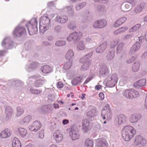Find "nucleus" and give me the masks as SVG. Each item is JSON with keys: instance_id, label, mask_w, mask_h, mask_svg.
<instances>
[{"instance_id": "obj_55", "label": "nucleus", "mask_w": 147, "mask_h": 147, "mask_svg": "<svg viewBox=\"0 0 147 147\" xmlns=\"http://www.w3.org/2000/svg\"><path fill=\"white\" fill-rule=\"evenodd\" d=\"M7 53L8 51L7 49L0 50V61L2 59V57L4 56Z\"/></svg>"}, {"instance_id": "obj_1", "label": "nucleus", "mask_w": 147, "mask_h": 147, "mask_svg": "<svg viewBox=\"0 0 147 147\" xmlns=\"http://www.w3.org/2000/svg\"><path fill=\"white\" fill-rule=\"evenodd\" d=\"M122 136L125 141H129L136 134V130L132 127L127 125L124 127L122 131Z\"/></svg>"}, {"instance_id": "obj_51", "label": "nucleus", "mask_w": 147, "mask_h": 147, "mask_svg": "<svg viewBox=\"0 0 147 147\" xmlns=\"http://www.w3.org/2000/svg\"><path fill=\"white\" fill-rule=\"evenodd\" d=\"M77 49L79 51L83 50L84 49V46L82 41H80L78 43L77 46Z\"/></svg>"}, {"instance_id": "obj_33", "label": "nucleus", "mask_w": 147, "mask_h": 147, "mask_svg": "<svg viewBox=\"0 0 147 147\" xmlns=\"http://www.w3.org/2000/svg\"><path fill=\"white\" fill-rule=\"evenodd\" d=\"M17 131L18 132L20 136L22 137H24L27 134L26 130L25 129L22 127L18 128Z\"/></svg>"}, {"instance_id": "obj_53", "label": "nucleus", "mask_w": 147, "mask_h": 147, "mask_svg": "<svg viewBox=\"0 0 147 147\" xmlns=\"http://www.w3.org/2000/svg\"><path fill=\"white\" fill-rule=\"evenodd\" d=\"M66 42L64 40H58L55 43V45L58 46H62L66 45Z\"/></svg>"}, {"instance_id": "obj_15", "label": "nucleus", "mask_w": 147, "mask_h": 147, "mask_svg": "<svg viewBox=\"0 0 147 147\" xmlns=\"http://www.w3.org/2000/svg\"><path fill=\"white\" fill-rule=\"evenodd\" d=\"M141 117V115L140 114L134 113L131 115L129 118V120L131 123H135L137 122Z\"/></svg>"}, {"instance_id": "obj_6", "label": "nucleus", "mask_w": 147, "mask_h": 147, "mask_svg": "<svg viewBox=\"0 0 147 147\" xmlns=\"http://www.w3.org/2000/svg\"><path fill=\"white\" fill-rule=\"evenodd\" d=\"M101 116L104 119L106 118L108 119L111 118L112 115L109 109V106L108 104L102 110Z\"/></svg>"}, {"instance_id": "obj_26", "label": "nucleus", "mask_w": 147, "mask_h": 147, "mask_svg": "<svg viewBox=\"0 0 147 147\" xmlns=\"http://www.w3.org/2000/svg\"><path fill=\"white\" fill-rule=\"evenodd\" d=\"M123 95L127 98L132 99V89L126 90L123 93Z\"/></svg>"}, {"instance_id": "obj_61", "label": "nucleus", "mask_w": 147, "mask_h": 147, "mask_svg": "<svg viewBox=\"0 0 147 147\" xmlns=\"http://www.w3.org/2000/svg\"><path fill=\"white\" fill-rule=\"evenodd\" d=\"M44 130L43 129H41L39 133L38 137L42 139L44 137Z\"/></svg>"}, {"instance_id": "obj_63", "label": "nucleus", "mask_w": 147, "mask_h": 147, "mask_svg": "<svg viewBox=\"0 0 147 147\" xmlns=\"http://www.w3.org/2000/svg\"><path fill=\"white\" fill-rule=\"evenodd\" d=\"M57 87L58 88H62L63 86V83L61 82H59L57 83Z\"/></svg>"}, {"instance_id": "obj_30", "label": "nucleus", "mask_w": 147, "mask_h": 147, "mask_svg": "<svg viewBox=\"0 0 147 147\" xmlns=\"http://www.w3.org/2000/svg\"><path fill=\"white\" fill-rule=\"evenodd\" d=\"M65 11L69 16H72L74 15V10L73 7L71 6L67 7L65 9Z\"/></svg>"}, {"instance_id": "obj_25", "label": "nucleus", "mask_w": 147, "mask_h": 147, "mask_svg": "<svg viewBox=\"0 0 147 147\" xmlns=\"http://www.w3.org/2000/svg\"><path fill=\"white\" fill-rule=\"evenodd\" d=\"M124 44L123 42H121L119 44L117 47V53L119 54L121 53L124 54L125 52L123 49Z\"/></svg>"}, {"instance_id": "obj_31", "label": "nucleus", "mask_w": 147, "mask_h": 147, "mask_svg": "<svg viewBox=\"0 0 147 147\" xmlns=\"http://www.w3.org/2000/svg\"><path fill=\"white\" fill-rule=\"evenodd\" d=\"M42 71L44 73L47 74L50 72L52 70L51 67L48 65H45L41 68Z\"/></svg>"}, {"instance_id": "obj_2", "label": "nucleus", "mask_w": 147, "mask_h": 147, "mask_svg": "<svg viewBox=\"0 0 147 147\" xmlns=\"http://www.w3.org/2000/svg\"><path fill=\"white\" fill-rule=\"evenodd\" d=\"M37 21L35 18L32 19L28 23L26 24L28 33L30 35L36 33L37 30Z\"/></svg>"}, {"instance_id": "obj_60", "label": "nucleus", "mask_w": 147, "mask_h": 147, "mask_svg": "<svg viewBox=\"0 0 147 147\" xmlns=\"http://www.w3.org/2000/svg\"><path fill=\"white\" fill-rule=\"evenodd\" d=\"M88 57L85 56L80 60V62L82 63H86L88 61Z\"/></svg>"}, {"instance_id": "obj_16", "label": "nucleus", "mask_w": 147, "mask_h": 147, "mask_svg": "<svg viewBox=\"0 0 147 147\" xmlns=\"http://www.w3.org/2000/svg\"><path fill=\"white\" fill-rule=\"evenodd\" d=\"M115 120L117 122L119 125H121L125 123L127 120V118L125 115L121 114L118 116Z\"/></svg>"}, {"instance_id": "obj_46", "label": "nucleus", "mask_w": 147, "mask_h": 147, "mask_svg": "<svg viewBox=\"0 0 147 147\" xmlns=\"http://www.w3.org/2000/svg\"><path fill=\"white\" fill-rule=\"evenodd\" d=\"M119 42V40L116 39L113 41L111 42L110 44V47L111 48H113L115 47Z\"/></svg>"}, {"instance_id": "obj_38", "label": "nucleus", "mask_w": 147, "mask_h": 147, "mask_svg": "<svg viewBox=\"0 0 147 147\" xmlns=\"http://www.w3.org/2000/svg\"><path fill=\"white\" fill-rule=\"evenodd\" d=\"M74 56V53L72 50H70L67 51L66 55L65 57L67 59L69 60H71V59Z\"/></svg>"}, {"instance_id": "obj_29", "label": "nucleus", "mask_w": 147, "mask_h": 147, "mask_svg": "<svg viewBox=\"0 0 147 147\" xmlns=\"http://www.w3.org/2000/svg\"><path fill=\"white\" fill-rule=\"evenodd\" d=\"M11 82L12 86L16 87L22 86L24 85L23 82L20 80H12Z\"/></svg>"}, {"instance_id": "obj_5", "label": "nucleus", "mask_w": 147, "mask_h": 147, "mask_svg": "<svg viewBox=\"0 0 147 147\" xmlns=\"http://www.w3.org/2000/svg\"><path fill=\"white\" fill-rule=\"evenodd\" d=\"M118 81V77L116 74H115L108 78V80L106 86L108 87L112 88L114 87Z\"/></svg>"}, {"instance_id": "obj_64", "label": "nucleus", "mask_w": 147, "mask_h": 147, "mask_svg": "<svg viewBox=\"0 0 147 147\" xmlns=\"http://www.w3.org/2000/svg\"><path fill=\"white\" fill-rule=\"evenodd\" d=\"M94 1L96 2L107 3L108 2V0H94Z\"/></svg>"}, {"instance_id": "obj_14", "label": "nucleus", "mask_w": 147, "mask_h": 147, "mask_svg": "<svg viewBox=\"0 0 147 147\" xmlns=\"http://www.w3.org/2000/svg\"><path fill=\"white\" fill-rule=\"evenodd\" d=\"M90 122L87 119L83 120L82 126V130L84 133H86L89 130Z\"/></svg>"}, {"instance_id": "obj_13", "label": "nucleus", "mask_w": 147, "mask_h": 147, "mask_svg": "<svg viewBox=\"0 0 147 147\" xmlns=\"http://www.w3.org/2000/svg\"><path fill=\"white\" fill-rule=\"evenodd\" d=\"M69 135L73 140H78L80 137V135L78 131L72 128L71 129L70 131Z\"/></svg>"}, {"instance_id": "obj_44", "label": "nucleus", "mask_w": 147, "mask_h": 147, "mask_svg": "<svg viewBox=\"0 0 147 147\" xmlns=\"http://www.w3.org/2000/svg\"><path fill=\"white\" fill-rule=\"evenodd\" d=\"M32 117L30 115H28L25 117L20 121V122H23L24 123H27L29 122L32 119Z\"/></svg>"}, {"instance_id": "obj_35", "label": "nucleus", "mask_w": 147, "mask_h": 147, "mask_svg": "<svg viewBox=\"0 0 147 147\" xmlns=\"http://www.w3.org/2000/svg\"><path fill=\"white\" fill-rule=\"evenodd\" d=\"M140 46V42H136L131 47L130 51L131 53H133L136 52V51L139 49Z\"/></svg>"}, {"instance_id": "obj_43", "label": "nucleus", "mask_w": 147, "mask_h": 147, "mask_svg": "<svg viewBox=\"0 0 147 147\" xmlns=\"http://www.w3.org/2000/svg\"><path fill=\"white\" fill-rule=\"evenodd\" d=\"M82 80V79L80 77H76L72 81V84L73 85H76Z\"/></svg>"}, {"instance_id": "obj_4", "label": "nucleus", "mask_w": 147, "mask_h": 147, "mask_svg": "<svg viewBox=\"0 0 147 147\" xmlns=\"http://www.w3.org/2000/svg\"><path fill=\"white\" fill-rule=\"evenodd\" d=\"M26 33L25 27L20 25L17 26L13 32V35L18 37H20Z\"/></svg>"}, {"instance_id": "obj_22", "label": "nucleus", "mask_w": 147, "mask_h": 147, "mask_svg": "<svg viewBox=\"0 0 147 147\" xmlns=\"http://www.w3.org/2000/svg\"><path fill=\"white\" fill-rule=\"evenodd\" d=\"M145 7V4L144 3H141L138 5L134 9V12L136 13L140 12Z\"/></svg>"}, {"instance_id": "obj_50", "label": "nucleus", "mask_w": 147, "mask_h": 147, "mask_svg": "<svg viewBox=\"0 0 147 147\" xmlns=\"http://www.w3.org/2000/svg\"><path fill=\"white\" fill-rule=\"evenodd\" d=\"M30 90L31 93L36 94H39L42 92V90L36 89L33 88H31Z\"/></svg>"}, {"instance_id": "obj_28", "label": "nucleus", "mask_w": 147, "mask_h": 147, "mask_svg": "<svg viewBox=\"0 0 147 147\" xmlns=\"http://www.w3.org/2000/svg\"><path fill=\"white\" fill-rule=\"evenodd\" d=\"M52 106L50 105L44 106L40 108V110L41 111L45 113H49L51 111Z\"/></svg>"}, {"instance_id": "obj_21", "label": "nucleus", "mask_w": 147, "mask_h": 147, "mask_svg": "<svg viewBox=\"0 0 147 147\" xmlns=\"http://www.w3.org/2000/svg\"><path fill=\"white\" fill-rule=\"evenodd\" d=\"M1 46L8 50L9 47V37H7L4 38L1 42Z\"/></svg>"}, {"instance_id": "obj_8", "label": "nucleus", "mask_w": 147, "mask_h": 147, "mask_svg": "<svg viewBox=\"0 0 147 147\" xmlns=\"http://www.w3.org/2000/svg\"><path fill=\"white\" fill-rule=\"evenodd\" d=\"M134 143L136 146L140 145L142 146H143L146 144V141L141 136L139 135L136 137Z\"/></svg>"}, {"instance_id": "obj_11", "label": "nucleus", "mask_w": 147, "mask_h": 147, "mask_svg": "<svg viewBox=\"0 0 147 147\" xmlns=\"http://www.w3.org/2000/svg\"><path fill=\"white\" fill-rule=\"evenodd\" d=\"M41 126V124L39 121H35L32 123L31 125L29 126V128L31 131L36 132L39 130Z\"/></svg>"}, {"instance_id": "obj_52", "label": "nucleus", "mask_w": 147, "mask_h": 147, "mask_svg": "<svg viewBox=\"0 0 147 147\" xmlns=\"http://www.w3.org/2000/svg\"><path fill=\"white\" fill-rule=\"evenodd\" d=\"M85 146L86 147H93V143L92 140H87L85 142Z\"/></svg>"}, {"instance_id": "obj_24", "label": "nucleus", "mask_w": 147, "mask_h": 147, "mask_svg": "<svg viewBox=\"0 0 147 147\" xmlns=\"http://www.w3.org/2000/svg\"><path fill=\"white\" fill-rule=\"evenodd\" d=\"M127 19V18L126 17H123L119 18L115 22L114 24L115 27H118L124 23Z\"/></svg>"}, {"instance_id": "obj_42", "label": "nucleus", "mask_w": 147, "mask_h": 147, "mask_svg": "<svg viewBox=\"0 0 147 147\" xmlns=\"http://www.w3.org/2000/svg\"><path fill=\"white\" fill-rule=\"evenodd\" d=\"M71 62V60H69L66 62L64 63L63 66L64 69L65 70H67L69 69L72 65Z\"/></svg>"}, {"instance_id": "obj_37", "label": "nucleus", "mask_w": 147, "mask_h": 147, "mask_svg": "<svg viewBox=\"0 0 147 147\" xmlns=\"http://www.w3.org/2000/svg\"><path fill=\"white\" fill-rule=\"evenodd\" d=\"M9 133V129H5L2 131L0 134V136L1 138H6L8 136V133Z\"/></svg>"}, {"instance_id": "obj_12", "label": "nucleus", "mask_w": 147, "mask_h": 147, "mask_svg": "<svg viewBox=\"0 0 147 147\" xmlns=\"http://www.w3.org/2000/svg\"><path fill=\"white\" fill-rule=\"evenodd\" d=\"M98 147H108L109 145L106 140L104 138L98 139L96 142Z\"/></svg>"}, {"instance_id": "obj_45", "label": "nucleus", "mask_w": 147, "mask_h": 147, "mask_svg": "<svg viewBox=\"0 0 147 147\" xmlns=\"http://www.w3.org/2000/svg\"><path fill=\"white\" fill-rule=\"evenodd\" d=\"M68 27L71 30H74L76 28V25L75 22H71L69 23Z\"/></svg>"}, {"instance_id": "obj_7", "label": "nucleus", "mask_w": 147, "mask_h": 147, "mask_svg": "<svg viewBox=\"0 0 147 147\" xmlns=\"http://www.w3.org/2000/svg\"><path fill=\"white\" fill-rule=\"evenodd\" d=\"M107 22L106 20L102 19L95 21L94 23L93 27L95 28L101 29L106 26Z\"/></svg>"}, {"instance_id": "obj_48", "label": "nucleus", "mask_w": 147, "mask_h": 147, "mask_svg": "<svg viewBox=\"0 0 147 147\" xmlns=\"http://www.w3.org/2000/svg\"><path fill=\"white\" fill-rule=\"evenodd\" d=\"M44 83V82L42 80H36L35 82L34 86L36 87L41 86Z\"/></svg>"}, {"instance_id": "obj_27", "label": "nucleus", "mask_w": 147, "mask_h": 147, "mask_svg": "<svg viewBox=\"0 0 147 147\" xmlns=\"http://www.w3.org/2000/svg\"><path fill=\"white\" fill-rule=\"evenodd\" d=\"M96 113V109L94 108L87 112L86 115L88 118L90 119L92 117H94L95 116V114Z\"/></svg>"}, {"instance_id": "obj_39", "label": "nucleus", "mask_w": 147, "mask_h": 147, "mask_svg": "<svg viewBox=\"0 0 147 147\" xmlns=\"http://www.w3.org/2000/svg\"><path fill=\"white\" fill-rule=\"evenodd\" d=\"M86 3L85 2H84L77 4L75 6L76 10L77 11L80 10L83 8L86 5Z\"/></svg>"}, {"instance_id": "obj_18", "label": "nucleus", "mask_w": 147, "mask_h": 147, "mask_svg": "<svg viewBox=\"0 0 147 147\" xmlns=\"http://www.w3.org/2000/svg\"><path fill=\"white\" fill-rule=\"evenodd\" d=\"M107 45V42H104L96 49V52L98 53H102L106 49Z\"/></svg>"}, {"instance_id": "obj_41", "label": "nucleus", "mask_w": 147, "mask_h": 147, "mask_svg": "<svg viewBox=\"0 0 147 147\" xmlns=\"http://www.w3.org/2000/svg\"><path fill=\"white\" fill-rule=\"evenodd\" d=\"M96 11L98 12H103L106 11V9L103 5H99L96 6Z\"/></svg>"}, {"instance_id": "obj_47", "label": "nucleus", "mask_w": 147, "mask_h": 147, "mask_svg": "<svg viewBox=\"0 0 147 147\" xmlns=\"http://www.w3.org/2000/svg\"><path fill=\"white\" fill-rule=\"evenodd\" d=\"M140 26L141 25L139 24L134 25L129 30V32H131L136 31L139 29Z\"/></svg>"}, {"instance_id": "obj_58", "label": "nucleus", "mask_w": 147, "mask_h": 147, "mask_svg": "<svg viewBox=\"0 0 147 147\" xmlns=\"http://www.w3.org/2000/svg\"><path fill=\"white\" fill-rule=\"evenodd\" d=\"M136 57L135 56H133L130 59L126 61V62L127 63H130L133 62L136 59Z\"/></svg>"}, {"instance_id": "obj_40", "label": "nucleus", "mask_w": 147, "mask_h": 147, "mask_svg": "<svg viewBox=\"0 0 147 147\" xmlns=\"http://www.w3.org/2000/svg\"><path fill=\"white\" fill-rule=\"evenodd\" d=\"M140 64L138 62H135L132 66V70L134 72L137 71L139 69Z\"/></svg>"}, {"instance_id": "obj_9", "label": "nucleus", "mask_w": 147, "mask_h": 147, "mask_svg": "<svg viewBox=\"0 0 147 147\" xmlns=\"http://www.w3.org/2000/svg\"><path fill=\"white\" fill-rule=\"evenodd\" d=\"M82 35V33L81 32L77 33L76 32H73L67 38V40L68 41H71L74 40H79Z\"/></svg>"}, {"instance_id": "obj_57", "label": "nucleus", "mask_w": 147, "mask_h": 147, "mask_svg": "<svg viewBox=\"0 0 147 147\" xmlns=\"http://www.w3.org/2000/svg\"><path fill=\"white\" fill-rule=\"evenodd\" d=\"M31 44L30 42H26L25 44V47L27 50H29L31 48Z\"/></svg>"}, {"instance_id": "obj_10", "label": "nucleus", "mask_w": 147, "mask_h": 147, "mask_svg": "<svg viewBox=\"0 0 147 147\" xmlns=\"http://www.w3.org/2000/svg\"><path fill=\"white\" fill-rule=\"evenodd\" d=\"M53 137L56 142L59 143L62 141L63 137L60 131L57 130L53 134Z\"/></svg>"}, {"instance_id": "obj_56", "label": "nucleus", "mask_w": 147, "mask_h": 147, "mask_svg": "<svg viewBox=\"0 0 147 147\" xmlns=\"http://www.w3.org/2000/svg\"><path fill=\"white\" fill-rule=\"evenodd\" d=\"M139 95V94L137 91L132 89V99L138 97Z\"/></svg>"}, {"instance_id": "obj_19", "label": "nucleus", "mask_w": 147, "mask_h": 147, "mask_svg": "<svg viewBox=\"0 0 147 147\" xmlns=\"http://www.w3.org/2000/svg\"><path fill=\"white\" fill-rule=\"evenodd\" d=\"M146 84V80L145 79H142L135 82L134 84V86L137 88L142 87Z\"/></svg>"}, {"instance_id": "obj_3", "label": "nucleus", "mask_w": 147, "mask_h": 147, "mask_svg": "<svg viewBox=\"0 0 147 147\" xmlns=\"http://www.w3.org/2000/svg\"><path fill=\"white\" fill-rule=\"evenodd\" d=\"M40 26L39 29L40 31L42 29V32H44L48 30L50 27V20L47 16H42L40 19Z\"/></svg>"}, {"instance_id": "obj_54", "label": "nucleus", "mask_w": 147, "mask_h": 147, "mask_svg": "<svg viewBox=\"0 0 147 147\" xmlns=\"http://www.w3.org/2000/svg\"><path fill=\"white\" fill-rule=\"evenodd\" d=\"M17 113L16 114V116H19L23 113L24 110L23 109L19 107H17Z\"/></svg>"}, {"instance_id": "obj_32", "label": "nucleus", "mask_w": 147, "mask_h": 147, "mask_svg": "<svg viewBox=\"0 0 147 147\" xmlns=\"http://www.w3.org/2000/svg\"><path fill=\"white\" fill-rule=\"evenodd\" d=\"M12 147H21V144L18 139L15 138L13 140L12 144Z\"/></svg>"}, {"instance_id": "obj_34", "label": "nucleus", "mask_w": 147, "mask_h": 147, "mask_svg": "<svg viewBox=\"0 0 147 147\" xmlns=\"http://www.w3.org/2000/svg\"><path fill=\"white\" fill-rule=\"evenodd\" d=\"M91 64V61H88L87 62L85 63L81 67L80 70L81 71H84L89 68Z\"/></svg>"}, {"instance_id": "obj_23", "label": "nucleus", "mask_w": 147, "mask_h": 147, "mask_svg": "<svg viewBox=\"0 0 147 147\" xmlns=\"http://www.w3.org/2000/svg\"><path fill=\"white\" fill-rule=\"evenodd\" d=\"M130 4L127 2L123 3L121 7V10L123 11H127L131 9V6Z\"/></svg>"}, {"instance_id": "obj_20", "label": "nucleus", "mask_w": 147, "mask_h": 147, "mask_svg": "<svg viewBox=\"0 0 147 147\" xmlns=\"http://www.w3.org/2000/svg\"><path fill=\"white\" fill-rule=\"evenodd\" d=\"M68 20V18L66 16H59L56 17L55 21L59 23L64 24L67 22Z\"/></svg>"}, {"instance_id": "obj_59", "label": "nucleus", "mask_w": 147, "mask_h": 147, "mask_svg": "<svg viewBox=\"0 0 147 147\" xmlns=\"http://www.w3.org/2000/svg\"><path fill=\"white\" fill-rule=\"evenodd\" d=\"M5 113L6 117L9 119V107H7L5 108Z\"/></svg>"}, {"instance_id": "obj_49", "label": "nucleus", "mask_w": 147, "mask_h": 147, "mask_svg": "<svg viewBox=\"0 0 147 147\" xmlns=\"http://www.w3.org/2000/svg\"><path fill=\"white\" fill-rule=\"evenodd\" d=\"M39 65V63L37 62H32L29 66V68L33 69L36 68Z\"/></svg>"}, {"instance_id": "obj_36", "label": "nucleus", "mask_w": 147, "mask_h": 147, "mask_svg": "<svg viewBox=\"0 0 147 147\" xmlns=\"http://www.w3.org/2000/svg\"><path fill=\"white\" fill-rule=\"evenodd\" d=\"M115 55V51H110L107 53L106 57L108 60H111L113 59Z\"/></svg>"}, {"instance_id": "obj_17", "label": "nucleus", "mask_w": 147, "mask_h": 147, "mask_svg": "<svg viewBox=\"0 0 147 147\" xmlns=\"http://www.w3.org/2000/svg\"><path fill=\"white\" fill-rule=\"evenodd\" d=\"M108 72V69L106 65L104 64H101L100 67V74L101 76H106Z\"/></svg>"}, {"instance_id": "obj_62", "label": "nucleus", "mask_w": 147, "mask_h": 147, "mask_svg": "<svg viewBox=\"0 0 147 147\" xmlns=\"http://www.w3.org/2000/svg\"><path fill=\"white\" fill-rule=\"evenodd\" d=\"M61 27L59 25L55 27V31L57 32H61Z\"/></svg>"}]
</instances>
